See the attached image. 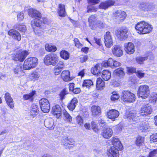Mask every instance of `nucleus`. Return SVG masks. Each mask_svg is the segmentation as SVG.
<instances>
[{"label": "nucleus", "mask_w": 157, "mask_h": 157, "mask_svg": "<svg viewBox=\"0 0 157 157\" xmlns=\"http://www.w3.org/2000/svg\"><path fill=\"white\" fill-rule=\"evenodd\" d=\"M135 28L136 30L139 31L138 33L142 34L149 33L153 29L150 24L144 21L138 23L136 25Z\"/></svg>", "instance_id": "nucleus-1"}, {"label": "nucleus", "mask_w": 157, "mask_h": 157, "mask_svg": "<svg viewBox=\"0 0 157 157\" xmlns=\"http://www.w3.org/2000/svg\"><path fill=\"white\" fill-rule=\"evenodd\" d=\"M38 59L35 57L26 59L24 62L23 68L25 70H29L35 68L38 64Z\"/></svg>", "instance_id": "nucleus-2"}, {"label": "nucleus", "mask_w": 157, "mask_h": 157, "mask_svg": "<svg viewBox=\"0 0 157 157\" xmlns=\"http://www.w3.org/2000/svg\"><path fill=\"white\" fill-rule=\"evenodd\" d=\"M150 89L147 85L140 86L137 90V95L143 99L147 98L150 94Z\"/></svg>", "instance_id": "nucleus-3"}, {"label": "nucleus", "mask_w": 157, "mask_h": 157, "mask_svg": "<svg viewBox=\"0 0 157 157\" xmlns=\"http://www.w3.org/2000/svg\"><path fill=\"white\" fill-rule=\"evenodd\" d=\"M58 57L56 54H52L46 55L44 58V62L47 65L55 66L58 62Z\"/></svg>", "instance_id": "nucleus-4"}, {"label": "nucleus", "mask_w": 157, "mask_h": 157, "mask_svg": "<svg viewBox=\"0 0 157 157\" xmlns=\"http://www.w3.org/2000/svg\"><path fill=\"white\" fill-rule=\"evenodd\" d=\"M121 98L122 101L127 102H133L136 99L135 94L126 90L122 91Z\"/></svg>", "instance_id": "nucleus-5"}, {"label": "nucleus", "mask_w": 157, "mask_h": 157, "mask_svg": "<svg viewBox=\"0 0 157 157\" xmlns=\"http://www.w3.org/2000/svg\"><path fill=\"white\" fill-rule=\"evenodd\" d=\"M43 18H36L31 22V25L36 34H39L41 33L40 27L42 23Z\"/></svg>", "instance_id": "nucleus-6"}, {"label": "nucleus", "mask_w": 157, "mask_h": 157, "mask_svg": "<svg viewBox=\"0 0 157 157\" xmlns=\"http://www.w3.org/2000/svg\"><path fill=\"white\" fill-rule=\"evenodd\" d=\"M126 15L124 11L117 10L113 13V17L118 22H122L125 18Z\"/></svg>", "instance_id": "nucleus-7"}, {"label": "nucleus", "mask_w": 157, "mask_h": 157, "mask_svg": "<svg viewBox=\"0 0 157 157\" xmlns=\"http://www.w3.org/2000/svg\"><path fill=\"white\" fill-rule=\"evenodd\" d=\"M29 54L28 52L27 51L19 50L18 53L15 55L13 59L15 61L22 62Z\"/></svg>", "instance_id": "nucleus-8"}, {"label": "nucleus", "mask_w": 157, "mask_h": 157, "mask_svg": "<svg viewBox=\"0 0 157 157\" xmlns=\"http://www.w3.org/2000/svg\"><path fill=\"white\" fill-rule=\"evenodd\" d=\"M128 31L127 29H118L115 31V34L120 40H122L128 37L127 33Z\"/></svg>", "instance_id": "nucleus-9"}, {"label": "nucleus", "mask_w": 157, "mask_h": 157, "mask_svg": "<svg viewBox=\"0 0 157 157\" xmlns=\"http://www.w3.org/2000/svg\"><path fill=\"white\" fill-rule=\"evenodd\" d=\"M105 44V46L108 48H110L113 44V40L111 33L107 32L104 35Z\"/></svg>", "instance_id": "nucleus-10"}, {"label": "nucleus", "mask_w": 157, "mask_h": 157, "mask_svg": "<svg viewBox=\"0 0 157 157\" xmlns=\"http://www.w3.org/2000/svg\"><path fill=\"white\" fill-rule=\"evenodd\" d=\"M115 4V2L114 0H107L101 2L99 5V8L100 9L105 10L114 5Z\"/></svg>", "instance_id": "nucleus-11"}, {"label": "nucleus", "mask_w": 157, "mask_h": 157, "mask_svg": "<svg viewBox=\"0 0 157 157\" xmlns=\"http://www.w3.org/2000/svg\"><path fill=\"white\" fill-rule=\"evenodd\" d=\"M139 8L142 11H148L152 10L154 8V6L151 4L144 2L140 3Z\"/></svg>", "instance_id": "nucleus-12"}, {"label": "nucleus", "mask_w": 157, "mask_h": 157, "mask_svg": "<svg viewBox=\"0 0 157 157\" xmlns=\"http://www.w3.org/2000/svg\"><path fill=\"white\" fill-rule=\"evenodd\" d=\"M112 52L115 56L120 57L123 54V49L119 45H114L112 48Z\"/></svg>", "instance_id": "nucleus-13"}, {"label": "nucleus", "mask_w": 157, "mask_h": 157, "mask_svg": "<svg viewBox=\"0 0 157 157\" xmlns=\"http://www.w3.org/2000/svg\"><path fill=\"white\" fill-rule=\"evenodd\" d=\"M124 50L128 54L133 53L135 51V46L132 42H128L125 43L124 45Z\"/></svg>", "instance_id": "nucleus-14"}, {"label": "nucleus", "mask_w": 157, "mask_h": 157, "mask_svg": "<svg viewBox=\"0 0 157 157\" xmlns=\"http://www.w3.org/2000/svg\"><path fill=\"white\" fill-rule=\"evenodd\" d=\"M118 149H116L114 147H111L108 150L107 154L109 157H119V154Z\"/></svg>", "instance_id": "nucleus-15"}, {"label": "nucleus", "mask_w": 157, "mask_h": 157, "mask_svg": "<svg viewBox=\"0 0 157 157\" xmlns=\"http://www.w3.org/2000/svg\"><path fill=\"white\" fill-rule=\"evenodd\" d=\"M119 115V112L114 109L110 110L107 113V117L113 121H115V119L117 118Z\"/></svg>", "instance_id": "nucleus-16"}, {"label": "nucleus", "mask_w": 157, "mask_h": 157, "mask_svg": "<svg viewBox=\"0 0 157 157\" xmlns=\"http://www.w3.org/2000/svg\"><path fill=\"white\" fill-rule=\"evenodd\" d=\"M29 15L31 17L36 18H41L42 17L41 14L38 10L30 9L28 12Z\"/></svg>", "instance_id": "nucleus-17"}, {"label": "nucleus", "mask_w": 157, "mask_h": 157, "mask_svg": "<svg viewBox=\"0 0 157 157\" xmlns=\"http://www.w3.org/2000/svg\"><path fill=\"white\" fill-rule=\"evenodd\" d=\"M112 130L109 128H104L101 133L102 136L105 139H109L112 136Z\"/></svg>", "instance_id": "nucleus-18"}, {"label": "nucleus", "mask_w": 157, "mask_h": 157, "mask_svg": "<svg viewBox=\"0 0 157 157\" xmlns=\"http://www.w3.org/2000/svg\"><path fill=\"white\" fill-rule=\"evenodd\" d=\"M111 142L113 145L112 147H114L116 149H118L120 151L122 149L123 146L118 138H112Z\"/></svg>", "instance_id": "nucleus-19"}, {"label": "nucleus", "mask_w": 157, "mask_h": 157, "mask_svg": "<svg viewBox=\"0 0 157 157\" xmlns=\"http://www.w3.org/2000/svg\"><path fill=\"white\" fill-rule=\"evenodd\" d=\"M8 34L12 36L13 38L16 39L18 41L21 39V36L19 32L14 29H11L9 31Z\"/></svg>", "instance_id": "nucleus-20"}, {"label": "nucleus", "mask_w": 157, "mask_h": 157, "mask_svg": "<svg viewBox=\"0 0 157 157\" xmlns=\"http://www.w3.org/2000/svg\"><path fill=\"white\" fill-rule=\"evenodd\" d=\"M97 17L95 15H92L88 18L89 24L90 28L92 29L94 28V25L97 21Z\"/></svg>", "instance_id": "nucleus-21"}, {"label": "nucleus", "mask_w": 157, "mask_h": 157, "mask_svg": "<svg viewBox=\"0 0 157 157\" xmlns=\"http://www.w3.org/2000/svg\"><path fill=\"white\" fill-rule=\"evenodd\" d=\"M58 13L59 15L62 17H64L66 15L65 10V6L62 4H59L58 6Z\"/></svg>", "instance_id": "nucleus-22"}, {"label": "nucleus", "mask_w": 157, "mask_h": 157, "mask_svg": "<svg viewBox=\"0 0 157 157\" xmlns=\"http://www.w3.org/2000/svg\"><path fill=\"white\" fill-rule=\"evenodd\" d=\"M61 76L63 80L65 82L71 80V78L70 77V72L67 70L63 71L61 73Z\"/></svg>", "instance_id": "nucleus-23"}, {"label": "nucleus", "mask_w": 157, "mask_h": 157, "mask_svg": "<svg viewBox=\"0 0 157 157\" xmlns=\"http://www.w3.org/2000/svg\"><path fill=\"white\" fill-rule=\"evenodd\" d=\"M5 98L7 105L10 108H13L14 106L13 101L10 94L8 93H6L5 94Z\"/></svg>", "instance_id": "nucleus-24"}, {"label": "nucleus", "mask_w": 157, "mask_h": 157, "mask_svg": "<svg viewBox=\"0 0 157 157\" xmlns=\"http://www.w3.org/2000/svg\"><path fill=\"white\" fill-rule=\"evenodd\" d=\"M125 116L129 119L132 120L133 121H136L137 120V117L138 116L133 112H127L126 113Z\"/></svg>", "instance_id": "nucleus-25"}, {"label": "nucleus", "mask_w": 157, "mask_h": 157, "mask_svg": "<svg viewBox=\"0 0 157 157\" xmlns=\"http://www.w3.org/2000/svg\"><path fill=\"white\" fill-rule=\"evenodd\" d=\"M105 82L100 78H98L96 81V87L98 90H101L105 87Z\"/></svg>", "instance_id": "nucleus-26"}, {"label": "nucleus", "mask_w": 157, "mask_h": 157, "mask_svg": "<svg viewBox=\"0 0 157 157\" xmlns=\"http://www.w3.org/2000/svg\"><path fill=\"white\" fill-rule=\"evenodd\" d=\"M39 105L40 108L42 107H49L50 108V105L48 100L45 98L41 99L39 101Z\"/></svg>", "instance_id": "nucleus-27"}, {"label": "nucleus", "mask_w": 157, "mask_h": 157, "mask_svg": "<svg viewBox=\"0 0 157 157\" xmlns=\"http://www.w3.org/2000/svg\"><path fill=\"white\" fill-rule=\"evenodd\" d=\"M14 72L18 77H20L24 75V73L22 70V67L18 66L14 69Z\"/></svg>", "instance_id": "nucleus-28"}, {"label": "nucleus", "mask_w": 157, "mask_h": 157, "mask_svg": "<svg viewBox=\"0 0 157 157\" xmlns=\"http://www.w3.org/2000/svg\"><path fill=\"white\" fill-rule=\"evenodd\" d=\"M111 73L108 70H104L102 72L101 77L105 81L109 80L110 78Z\"/></svg>", "instance_id": "nucleus-29"}, {"label": "nucleus", "mask_w": 157, "mask_h": 157, "mask_svg": "<svg viewBox=\"0 0 157 157\" xmlns=\"http://www.w3.org/2000/svg\"><path fill=\"white\" fill-rule=\"evenodd\" d=\"M62 142L66 147L70 149L74 147L73 142L71 141L69 139H64L63 140Z\"/></svg>", "instance_id": "nucleus-30"}, {"label": "nucleus", "mask_w": 157, "mask_h": 157, "mask_svg": "<svg viewBox=\"0 0 157 157\" xmlns=\"http://www.w3.org/2000/svg\"><path fill=\"white\" fill-rule=\"evenodd\" d=\"M35 93V91H33L29 94L24 95L23 96V99L24 100H29L30 101H32L34 99L33 96Z\"/></svg>", "instance_id": "nucleus-31"}, {"label": "nucleus", "mask_w": 157, "mask_h": 157, "mask_svg": "<svg viewBox=\"0 0 157 157\" xmlns=\"http://www.w3.org/2000/svg\"><path fill=\"white\" fill-rule=\"evenodd\" d=\"M40 76L38 72L35 71L31 73L29 76V78L31 81H35L38 79Z\"/></svg>", "instance_id": "nucleus-32"}, {"label": "nucleus", "mask_w": 157, "mask_h": 157, "mask_svg": "<svg viewBox=\"0 0 157 157\" xmlns=\"http://www.w3.org/2000/svg\"><path fill=\"white\" fill-rule=\"evenodd\" d=\"M139 112V114L141 115L146 116L150 114L152 112V110L151 109H141Z\"/></svg>", "instance_id": "nucleus-33"}, {"label": "nucleus", "mask_w": 157, "mask_h": 157, "mask_svg": "<svg viewBox=\"0 0 157 157\" xmlns=\"http://www.w3.org/2000/svg\"><path fill=\"white\" fill-rule=\"evenodd\" d=\"M144 138L141 136L137 137L135 142V144L138 146H140L144 143Z\"/></svg>", "instance_id": "nucleus-34"}, {"label": "nucleus", "mask_w": 157, "mask_h": 157, "mask_svg": "<svg viewBox=\"0 0 157 157\" xmlns=\"http://www.w3.org/2000/svg\"><path fill=\"white\" fill-rule=\"evenodd\" d=\"M45 48L47 51L50 52H55L57 49L56 46L52 45L48 43L45 45Z\"/></svg>", "instance_id": "nucleus-35"}, {"label": "nucleus", "mask_w": 157, "mask_h": 157, "mask_svg": "<svg viewBox=\"0 0 157 157\" xmlns=\"http://www.w3.org/2000/svg\"><path fill=\"white\" fill-rule=\"evenodd\" d=\"M100 67L98 64H96L91 69V72L94 75H98L100 73Z\"/></svg>", "instance_id": "nucleus-36"}, {"label": "nucleus", "mask_w": 157, "mask_h": 157, "mask_svg": "<svg viewBox=\"0 0 157 157\" xmlns=\"http://www.w3.org/2000/svg\"><path fill=\"white\" fill-rule=\"evenodd\" d=\"M60 56L63 59H67L69 58L70 54L67 51L62 50L60 52Z\"/></svg>", "instance_id": "nucleus-37"}, {"label": "nucleus", "mask_w": 157, "mask_h": 157, "mask_svg": "<svg viewBox=\"0 0 157 157\" xmlns=\"http://www.w3.org/2000/svg\"><path fill=\"white\" fill-rule=\"evenodd\" d=\"M63 114L65 117V121L67 122L71 123L72 121L71 117L65 110L63 112Z\"/></svg>", "instance_id": "nucleus-38"}, {"label": "nucleus", "mask_w": 157, "mask_h": 157, "mask_svg": "<svg viewBox=\"0 0 157 157\" xmlns=\"http://www.w3.org/2000/svg\"><path fill=\"white\" fill-rule=\"evenodd\" d=\"M15 28L22 32H25L26 30L25 26L22 24H17L15 26Z\"/></svg>", "instance_id": "nucleus-39"}, {"label": "nucleus", "mask_w": 157, "mask_h": 157, "mask_svg": "<svg viewBox=\"0 0 157 157\" xmlns=\"http://www.w3.org/2000/svg\"><path fill=\"white\" fill-rule=\"evenodd\" d=\"M120 98V96L117 92L114 91L112 92V95L111 96L110 99L111 101H115L118 100Z\"/></svg>", "instance_id": "nucleus-40"}, {"label": "nucleus", "mask_w": 157, "mask_h": 157, "mask_svg": "<svg viewBox=\"0 0 157 157\" xmlns=\"http://www.w3.org/2000/svg\"><path fill=\"white\" fill-rule=\"evenodd\" d=\"M114 73L116 76L121 77L123 76L124 75L123 69L122 68H119L115 70Z\"/></svg>", "instance_id": "nucleus-41"}, {"label": "nucleus", "mask_w": 157, "mask_h": 157, "mask_svg": "<svg viewBox=\"0 0 157 157\" xmlns=\"http://www.w3.org/2000/svg\"><path fill=\"white\" fill-rule=\"evenodd\" d=\"M104 26L103 22L100 20H97L95 24L94 25V28H92V29L96 30L98 28L103 27Z\"/></svg>", "instance_id": "nucleus-42"}, {"label": "nucleus", "mask_w": 157, "mask_h": 157, "mask_svg": "<svg viewBox=\"0 0 157 157\" xmlns=\"http://www.w3.org/2000/svg\"><path fill=\"white\" fill-rule=\"evenodd\" d=\"M149 101L151 103H154L157 101V94L155 93L151 94L149 97Z\"/></svg>", "instance_id": "nucleus-43"}, {"label": "nucleus", "mask_w": 157, "mask_h": 157, "mask_svg": "<svg viewBox=\"0 0 157 157\" xmlns=\"http://www.w3.org/2000/svg\"><path fill=\"white\" fill-rule=\"evenodd\" d=\"M93 85V82L90 79L85 80L84 81L82 86L83 87H86L89 88Z\"/></svg>", "instance_id": "nucleus-44"}, {"label": "nucleus", "mask_w": 157, "mask_h": 157, "mask_svg": "<svg viewBox=\"0 0 157 157\" xmlns=\"http://www.w3.org/2000/svg\"><path fill=\"white\" fill-rule=\"evenodd\" d=\"M78 101L77 99L75 98H73L71 102V103L68 105V108H75L76 105L77 104Z\"/></svg>", "instance_id": "nucleus-45"}, {"label": "nucleus", "mask_w": 157, "mask_h": 157, "mask_svg": "<svg viewBox=\"0 0 157 157\" xmlns=\"http://www.w3.org/2000/svg\"><path fill=\"white\" fill-rule=\"evenodd\" d=\"M147 59V58L145 56H139L136 58V61L140 64L143 63L144 61Z\"/></svg>", "instance_id": "nucleus-46"}, {"label": "nucleus", "mask_w": 157, "mask_h": 157, "mask_svg": "<svg viewBox=\"0 0 157 157\" xmlns=\"http://www.w3.org/2000/svg\"><path fill=\"white\" fill-rule=\"evenodd\" d=\"M38 109H33L30 111V115L32 116V118L38 114L39 110H38Z\"/></svg>", "instance_id": "nucleus-47"}, {"label": "nucleus", "mask_w": 157, "mask_h": 157, "mask_svg": "<svg viewBox=\"0 0 157 157\" xmlns=\"http://www.w3.org/2000/svg\"><path fill=\"white\" fill-rule=\"evenodd\" d=\"M74 40L75 46L77 48H80L82 46V44L80 42L78 38H75Z\"/></svg>", "instance_id": "nucleus-48"}, {"label": "nucleus", "mask_w": 157, "mask_h": 157, "mask_svg": "<svg viewBox=\"0 0 157 157\" xmlns=\"http://www.w3.org/2000/svg\"><path fill=\"white\" fill-rule=\"evenodd\" d=\"M97 8L95 6H88L87 7V12L90 13L96 12L97 11Z\"/></svg>", "instance_id": "nucleus-49"}, {"label": "nucleus", "mask_w": 157, "mask_h": 157, "mask_svg": "<svg viewBox=\"0 0 157 157\" xmlns=\"http://www.w3.org/2000/svg\"><path fill=\"white\" fill-rule=\"evenodd\" d=\"M91 111L92 114L94 115L100 114L101 112L100 109H92Z\"/></svg>", "instance_id": "nucleus-50"}, {"label": "nucleus", "mask_w": 157, "mask_h": 157, "mask_svg": "<svg viewBox=\"0 0 157 157\" xmlns=\"http://www.w3.org/2000/svg\"><path fill=\"white\" fill-rule=\"evenodd\" d=\"M92 128L93 130L95 132H97L98 131V129L97 125L96 123L93 121L91 122Z\"/></svg>", "instance_id": "nucleus-51"}, {"label": "nucleus", "mask_w": 157, "mask_h": 157, "mask_svg": "<svg viewBox=\"0 0 157 157\" xmlns=\"http://www.w3.org/2000/svg\"><path fill=\"white\" fill-rule=\"evenodd\" d=\"M136 73V75L140 78H142L144 76V73L142 71L137 70Z\"/></svg>", "instance_id": "nucleus-52"}, {"label": "nucleus", "mask_w": 157, "mask_h": 157, "mask_svg": "<svg viewBox=\"0 0 157 157\" xmlns=\"http://www.w3.org/2000/svg\"><path fill=\"white\" fill-rule=\"evenodd\" d=\"M76 120L77 123L80 126L83 124V120L80 116H78L76 117Z\"/></svg>", "instance_id": "nucleus-53"}, {"label": "nucleus", "mask_w": 157, "mask_h": 157, "mask_svg": "<svg viewBox=\"0 0 157 157\" xmlns=\"http://www.w3.org/2000/svg\"><path fill=\"white\" fill-rule=\"evenodd\" d=\"M24 14L22 12L19 13L17 15V20L19 21H22L24 18Z\"/></svg>", "instance_id": "nucleus-54"}, {"label": "nucleus", "mask_w": 157, "mask_h": 157, "mask_svg": "<svg viewBox=\"0 0 157 157\" xmlns=\"http://www.w3.org/2000/svg\"><path fill=\"white\" fill-rule=\"evenodd\" d=\"M54 72L56 75H59L62 70L61 69L55 66L54 67Z\"/></svg>", "instance_id": "nucleus-55"}, {"label": "nucleus", "mask_w": 157, "mask_h": 157, "mask_svg": "<svg viewBox=\"0 0 157 157\" xmlns=\"http://www.w3.org/2000/svg\"><path fill=\"white\" fill-rule=\"evenodd\" d=\"M157 155V149H155L149 154L148 157H155Z\"/></svg>", "instance_id": "nucleus-56"}, {"label": "nucleus", "mask_w": 157, "mask_h": 157, "mask_svg": "<svg viewBox=\"0 0 157 157\" xmlns=\"http://www.w3.org/2000/svg\"><path fill=\"white\" fill-rule=\"evenodd\" d=\"M52 113L54 115L61 112V109H52Z\"/></svg>", "instance_id": "nucleus-57"}, {"label": "nucleus", "mask_w": 157, "mask_h": 157, "mask_svg": "<svg viewBox=\"0 0 157 157\" xmlns=\"http://www.w3.org/2000/svg\"><path fill=\"white\" fill-rule=\"evenodd\" d=\"M56 66L62 70L64 67V65L63 62L60 61Z\"/></svg>", "instance_id": "nucleus-58"}, {"label": "nucleus", "mask_w": 157, "mask_h": 157, "mask_svg": "<svg viewBox=\"0 0 157 157\" xmlns=\"http://www.w3.org/2000/svg\"><path fill=\"white\" fill-rule=\"evenodd\" d=\"M150 138L151 141L154 142L157 141V133L151 135Z\"/></svg>", "instance_id": "nucleus-59"}, {"label": "nucleus", "mask_w": 157, "mask_h": 157, "mask_svg": "<svg viewBox=\"0 0 157 157\" xmlns=\"http://www.w3.org/2000/svg\"><path fill=\"white\" fill-rule=\"evenodd\" d=\"M114 59L112 58H109L107 60V63L109 64V67H111L112 68L113 63H114Z\"/></svg>", "instance_id": "nucleus-60"}, {"label": "nucleus", "mask_w": 157, "mask_h": 157, "mask_svg": "<svg viewBox=\"0 0 157 157\" xmlns=\"http://www.w3.org/2000/svg\"><path fill=\"white\" fill-rule=\"evenodd\" d=\"M67 94V93L65 89H63L61 92L60 94V98L61 100L64 98V96Z\"/></svg>", "instance_id": "nucleus-61"}, {"label": "nucleus", "mask_w": 157, "mask_h": 157, "mask_svg": "<svg viewBox=\"0 0 157 157\" xmlns=\"http://www.w3.org/2000/svg\"><path fill=\"white\" fill-rule=\"evenodd\" d=\"M121 65V64L119 62L114 60L112 68L119 67Z\"/></svg>", "instance_id": "nucleus-62"}, {"label": "nucleus", "mask_w": 157, "mask_h": 157, "mask_svg": "<svg viewBox=\"0 0 157 157\" xmlns=\"http://www.w3.org/2000/svg\"><path fill=\"white\" fill-rule=\"evenodd\" d=\"M88 59V56H82L80 58V61L81 63L86 61Z\"/></svg>", "instance_id": "nucleus-63"}, {"label": "nucleus", "mask_w": 157, "mask_h": 157, "mask_svg": "<svg viewBox=\"0 0 157 157\" xmlns=\"http://www.w3.org/2000/svg\"><path fill=\"white\" fill-rule=\"evenodd\" d=\"M128 71L130 73H133L136 71V69L133 67H128Z\"/></svg>", "instance_id": "nucleus-64"}]
</instances>
